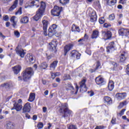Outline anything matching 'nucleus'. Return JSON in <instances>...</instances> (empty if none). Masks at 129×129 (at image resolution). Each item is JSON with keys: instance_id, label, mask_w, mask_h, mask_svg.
<instances>
[{"instance_id": "4468645a", "label": "nucleus", "mask_w": 129, "mask_h": 129, "mask_svg": "<svg viewBox=\"0 0 129 129\" xmlns=\"http://www.w3.org/2000/svg\"><path fill=\"white\" fill-rule=\"evenodd\" d=\"M95 82L98 85H103V83H104V80L99 76L96 78Z\"/></svg>"}, {"instance_id": "473e14b6", "label": "nucleus", "mask_w": 129, "mask_h": 129, "mask_svg": "<svg viewBox=\"0 0 129 129\" xmlns=\"http://www.w3.org/2000/svg\"><path fill=\"white\" fill-rule=\"evenodd\" d=\"M34 100H35V93H31L30 94V96H29L28 101H29L30 102H33V101Z\"/></svg>"}, {"instance_id": "3c124183", "label": "nucleus", "mask_w": 129, "mask_h": 129, "mask_svg": "<svg viewBox=\"0 0 129 129\" xmlns=\"http://www.w3.org/2000/svg\"><path fill=\"white\" fill-rule=\"evenodd\" d=\"M43 123H42V122H39L37 124V127H38V128H42V127H43Z\"/></svg>"}, {"instance_id": "412c9836", "label": "nucleus", "mask_w": 129, "mask_h": 129, "mask_svg": "<svg viewBox=\"0 0 129 129\" xmlns=\"http://www.w3.org/2000/svg\"><path fill=\"white\" fill-rule=\"evenodd\" d=\"M108 88L109 90V91H112V90H113V88H114V83H113V81H110L108 84Z\"/></svg>"}, {"instance_id": "c9c22d12", "label": "nucleus", "mask_w": 129, "mask_h": 129, "mask_svg": "<svg viewBox=\"0 0 129 129\" xmlns=\"http://www.w3.org/2000/svg\"><path fill=\"white\" fill-rule=\"evenodd\" d=\"M40 67H41V69H46V68H47V67H48V64L46 62H43L41 64Z\"/></svg>"}, {"instance_id": "774afa93", "label": "nucleus", "mask_w": 129, "mask_h": 129, "mask_svg": "<svg viewBox=\"0 0 129 129\" xmlns=\"http://www.w3.org/2000/svg\"><path fill=\"white\" fill-rule=\"evenodd\" d=\"M37 117L36 115H34L33 116V120H37Z\"/></svg>"}, {"instance_id": "4be33fe9", "label": "nucleus", "mask_w": 129, "mask_h": 129, "mask_svg": "<svg viewBox=\"0 0 129 129\" xmlns=\"http://www.w3.org/2000/svg\"><path fill=\"white\" fill-rule=\"evenodd\" d=\"M18 4H19V0H15L13 5L9 9V11H14L16 8L18 6Z\"/></svg>"}, {"instance_id": "dca6fc26", "label": "nucleus", "mask_w": 129, "mask_h": 129, "mask_svg": "<svg viewBox=\"0 0 129 129\" xmlns=\"http://www.w3.org/2000/svg\"><path fill=\"white\" fill-rule=\"evenodd\" d=\"M12 69L13 70L14 74H16V75H18V74L20 73V72L22 70V67H21V66L18 65L13 67Z\"/></svg>"}, {"instance_id": "864d4df0", "label": "nucleus", "mask_w": 129, "mask_h": 129, "mask_svg": "<svg viewBox=\"0 0 129 129\" xmlns=\"http://www.w3.org/2000/svg\"><path fill=\"white\" fill-rule=\"evenodd\" d=\"M16 15H22V10L21 8L15 13Z\"/></svg>"}, {"instance_id": "7c9ffc66", "label": "nucleus", "mask_w": 129, "mask_h": 129, "mask_svg": "<svg viewBox=\"0 0 129 129\" xmlns=\"http://www.w3.org/2000/svg\"><path fill=\"white\" fill-rule=\"evenodd\" d=\"M43 29L46 30L48 28V25H49V22L46 20H43L42 21Z\"/></svg>"}, {"instance_id": "b1692460", "label": "nucleus", "mask_w": 129, "mask_h": 129, "mask_svg": "<svg viewBox=\"0 0 129 129\" xmlns=\"http://www.w3.org/2000/svg\"><path fill=\"white\" fill-rule=\"evenodd\" d=\"M126 53L125 52H123L120 55V62H124L125 59H126Z\"/></svg>"}, {"instance_id": "4c0bfd02", "label": "nucleus", "mask_w": 129, "mask_h": 129, "mask_svg": "<svg viewBox=\"0 0 129 129\" xmlns=\"http://www.w3.org/2000/svg\"><path fill=\"white\" fill-rule=\"evenodd\" d=\"M68 129H77V127H76V125L73 124H71V125L68 124Z\"/></svg>"}, {"instance_id": "c85d7f7f", "label": "nucleus", "mask_w": 129, "mask_h": 129, "mask_svg": "<svg viewBox=\"0 0 129 129\" xmlns=\"http://www.w3.org/2000/svg\"><path fill=\"white\" fill-rule=\"evenodd\" d=\"M11 23H12V25L14 28H16V26H17V21H16V16H13L11 17V19L10 20Z\"/></svg>"}, {"instance_id": "c756f323", "label": "nucleus", "mask_w": 129, "mask_h": 129, "mask_svg": "<svg viewBox=\"0 0 129 129\" xmlns=\"http://www.w3.org/2000/svg\"><path fill=\"white\" fill-rule=\"evenodd\" d=\"M27 60L30 62V63H33L34 62V57H33V55L32 54L29 53L27 55Z\"/></svg>"}, {"instance_id": "423d86ee", "label": "nucleus", "mask_w": 129, "mask_h": 129, "mask_svg": "<svg viewBox=\"0 0 129 129\" xmlns=\"http://www.w3.org/2000/svg\"><path fill=\"white\" fill-rule=\"evenodd\" d=\"M57 29V25L53 24L48 29V37H53L56 33V29Z\"/></svg>"}, {"instance_id": "13d9d810", "label": "nucleus", "mask_w": 129, "mask_h": 129, "mask_svg": "<svg viewBox=\"0 0 129 129\" xmlns=\"http://www.w3.org/2000/svg\"><path fill=\"white\" fill-rule=\"evenodd\" d=\"M8 85V88H11V87H13V83L12 82L7 83Z\"/></svg>"}, {"instance_id": "5701e85b", "label": "nucleus", "mask_w": 129, "mask_h": 129, "mask_svg": "<svg viewBox=\"0 0 129 129\" xmlns=\"http://www.w3.org/2000/svg\"><path fill=\"white\" fill-rule=\"evenodd\" d=\"M64 111V117H68L70 115H71L72 114L73 112L72 111L70 110L69 109H67L65 110Z\"/></svg>"}, {"instance_id": "f8f14e48", "label": "nucleus", "mask_w": 129, "mask_h": 129, "mask_svg": "<svg viewBox=\"0 0 129 129\" xmlns=\"http://www.w3.org/2000/svg\"><path fill=\"white\" fill-rule=\"evenodd\" d=\"M16 51L17 54H18L19 56H20L21 58H24V57H25V52H24V49L22 48H20L19 46H18L16 48Z\"/></svg>"}, {"instance_id": "f257e3e1", "label": "nucleus", "mask_w": 129, "mask_h": 129, "mask_svg": "<svg viewBox=\"0 0 129 129\" xmlns=\"http://www.w3.org/2000/svg\"><path fill=\"white\" fill-rule=\"evenodd\" d=\"M31 5H29L28 6L25 5V9H28V8H31V7H33V6H35L36 8H39L40 7V8L38 10V11L36 12V14L34 16V20L35 21H38L41 18H42V16L43 15H44V13H45V9H46V4L43 2H41L40 3V2L39 0H34L32 2L30 3Z\"/></svg>"}, {"instance_id": "603ef678", "label": "nucleus", "mask_w": 129, "mask_h": 129, "mask_svg": "<svg viewBox=\"0 0 129 129\" xmlns=\"http://www.w3.org/2000/svg\"><path fill=\"white\" fill-rule=\"evenodd\" d=\"M122 118L124 120H126V121H127L128 122H129V119L126 117V116L125 115L122 116Z\"/></svg>"}, {"instance_id": "20e7f679", "label": "nucleus", "mask_w": 129, "mask_h": 129, "mask_svg": "<svg viewBox=\"0 0 129 129\" xmlns=\"http://www.w3.org/2000/svg\"><path fill=\"white\" fill-rule=\"evenodd\" d=\"M63 11L62 7H59L58 6H54V8L51 10V15L54 17H59L61 12Z\"/></svg>"}, {"instance_id": "f3484780", "label": "nucleus", "mask_w": 129, "mask_h": 129, "mask_svg": "<svg viewBox=\"0 0 129 129\" xmlns=\"http://www.w3.org/2000/svg\"><path fill=\"white\" fill-rule=\"evenodd\" d=\"M102 36L104 37L105 40H108V39L111 38V32L110 31L104 32L102 33Z\"/></svg>"}, {"instance_id": "cd10ccee", "label": "nucleus", "mask_w": 129, "mask_h": 129, "mask_svg": "<svg viewBox=\"0 0 129 129\" xmlns=\"http://www.w3.org/2000/svg\"><path fill=\"white\" fill-rule=\"evenodd\" d=\"M98 36H99V32H98V31L94 30L93 31L91 38L92 39H96Z\"/></svg>"}, {"instance_id": "9d476101", "label": "nucleus", "mask_w": 129, "mask_h": 129, "mask_svg": "<svg viewBox=\"0 0 129 129\" xmlns=\"http://www.w3.org/2000/svg\"><path fill=\"white\" fill-rule=\"evenodd\" d=\"M120 36H125V37H128L129 36V29L121 28L118 31Z\"/></svg>"}, {"instance_id": "0e129e2a", "label": "nucleus", "mask_w": 129, "mask_h": 129, "mask_svg": "<svg viewBox=\"0 0 129 129\" xmlns=\"http://www.w3.org/2000/svg\"><path fill=\"white\" fill-rule=\"evenodd\" d=\"M0 37L3 38V39H6V36L3 35V33L0 32Z\"/></svg>"}, {"instance_id": "79ce46f5", "label": "nucleus", "mask_w": 129, "mask_h": 129, "mask_svg": "<svg viewBox=\"0 0 129 129\" xmlns=\"http://www.w3.org/2000/svg\"><path fill=\"white\" fill-rule=\"evenodd\" d=\"M124 105H126V102L124 101L122 103H120L118 106L119 108H122L124 106Z\"/></svg>"}, {"instance_id": "2eb2a0df", "label": "nucleus", "mask_w": 129, "mask_h": 129, "mask_svg": "<svg viewBox=\"0 0 129 129\" xmlns=\"http://www.w3.org/2000/svg\"><path fill=\"white\" fill-rule=\"evenodd\" d=\"M126 97V93H118L116 94V98L118 100H121L122 99H124Z\"/></svg>"}, {"instance_id": "bb28decb", "label": "nucleus", "mask_w": 129, "mask_h": 129, "mask_svg": "<svg viewBox=\"0 0 129 129\" xmlns=\"http://www.w3.org/2000/svg\"><path fill=\"white\" fill-rule=\"evenodd\" d=\"M106 3L107 5L111 7L116 4V0H106Z\"/></svg>"}, {"instance_id": "a878e982", "label": "nucleus", "mask_w": 129, "mask_h": 129, "mask_svg": "<svg viewBox=\"0 0 129 129\" xmlns=\"http://www.w3.org/2000/svg\"><path fill=\"white\" fill-rule=\"evenodd\" d=\"M104 100L105 102H106V103H107V104H111V103H112V99H111L110 97L108 96L104 97Z\"/></svg>"}, {"instance_id": "a19ab883", "label": "nucleus", "mask_w": 129, "mask_h": 129, "mask_svg": "<svg viewBox=\"0 0 129 129\" xmlns=\"http://www.w3.org/2000/svg\"><path fill=\"white\" fill-rule=\"evenodd\" d=\"M115 19V17L114 16V14H112L109 16V20L110 21H113Z\"/></svg>"}, {"instance_id": "338daca9", "label": "nucleus", "mask_w": 129, "mask_h": 129, "mask_svg": "<svg viewBox=\"0 0 129 129\" xmlns=\"http://www.w3.org/2000/svg\"><path fill=\"white\" fill-rule=\"evenodd\" d=\"M110 25H108L107 23H105L104 24V28H108Z\"/></svg>"}, {"instance_id": "a211bd4d", "label": "nucleus", "mask_w": 129, "mask_h": 129, "mask_svg": "<svg viewBox=\"0 0 129 129\" xmlns=\"http://www.w3.org/2000/svg\"><path fill=\"white\" fill-rule=\"evenodd\" d=\"M72 47H73V44H68L64 46V56H66V55H67L68 51H70L71 49H72Z\"/></svg>"}, {"instance_id": "0eeeda50", "label": "nucleus", "mask_w": 129, "mask_h": 129, "mask_svg": "<svg viewBox=\"0 0 129 129\" xmlns=\"http://www.w3.org/2000/svg\"><path fill=\"white\" fill-rule=\"evenodd\" d=\"M86 82V80L83 79L80 82V91L81 92H86L87 91V88L86 87V84H85Z\"/></svg>"}, {"instance_id": "ddd939ff", "label": "nucleus", "mask_w": 129, "mask_h": 129, "mask_svg": "<svg viewBox=\"0 0 129 129\" xmlns=\"http://www.w3.org/2000/svg\"><path fill=\"white\" fill-rule=\"evenodd\" d=\"M22 108H23V106L22 104L15 103L14 104V107L11 109V110H14V109H16V111H21L22 110Z\"/></svg>"}, {"instance_id": "49530a36", "label": "nucleus", "mask_w": 129, "mask_h": 129, "mask_svg": "<svg viewBox=\"0 0 129 129\" xmlns=\"http://www.w3.org/2000/svg\"><path fill=\"white\" fill-rule=\"evenodd\" d=\"M94 4L95 5V6L98 7L99 8H100V3L99 2V1H98V0L94 2Z\"/></svg>"}, {"instance_id": "393cba45", "label": "nucleus", "mask_w": 129, "mask_h": 129, "mask_svg": "<svg viewBox=\"0 0 129 129\" xmlns=\"http://www.w3.org/2000/svg\"><path fill=\"white\" fill-rule=\"evenodd\" d=\"M20 22L22 24H28L29 23V17L27 16L22 17L20 20Z\"/></svg>"}, {"instance_id": "09e8293b", "label": "nucleus", "mask_w": 129, "mask_h": 129, "mask_svg": "<svg viewBox=\"0 0 129 129\" xmlns=\"http://www.w3.org/2000/svg\"><path fill=\"white\" fill-rule=\"evenodd\" d=\"M9 16L8 15H5L4 16H3V20L4 21H5V22H8V21H9Z\"/></svg>"}, {"instance_id": "69168bd1", "label": "nucleus", "mask_w": 129, "mask_h": 129, "mask_svg": "<svg viewBox=\"0 0 129 129\" xmlns=\"http://www.w3.org/2000/svg\"><path fill=\"white\" fill-rule=\"evenodd\" d=\"M96 71V70L95 69H94L90 70L89 72H90V73H93V72H95Z\"/></svg>"}, {"instance_id": "6e6552de", "label": "nucleus", "mask_w": 129, "mask_h": 129, "mask_svg": "<svg viewBox=\"0 0 129 129\" xmlns=\"http://www.w3.org/2000/svg\"><path fill=\"white\" fill-rule=\"evenodd\" d=\"M70 56L71 58H75V57H76L77 60H79L81 54L78 51L74 50L70 53Z\"/></svg>"}, {"instance_id": "e2e57ef3", "label": "nucleus", "mask_w": 129, "mask_h": 129, "mask_svg": "<svg viewBox=\"0 0 129 129\" xmlns=\"http://www.w3.org/2000/svg\"><path fill=\"white\" fill-rule=\"evenodd\" d=\"M103 128V126H97L96 127L95 129H102Z\"/></svg>"}, {"instance_id": "a18cd8bd", "label": "nucleus", "mask_w": 129, "mask_h": 129, "mask_svg": "<svg viewBox=\"0 0 129 129\" xmlns=\"http://www.w3.org/2000/svg\"><path fill=\"white\" fill-rule=\"evenodd\" d=\"M1 87L2 88H9V86L8 85V83H4L1 85Z\"/></svg>"}, {"instance_id": "7ed1b4c3", "label": "nucleus", "mask_w": 129, "mask_h": 129, "mask_svg": "<svg viewBox=\"0 0 129 129\" xmlns=\"http://www.w3.org/2000/svg\"><path fill=\"white\" fill-rule=\"evenodd\" d=\"M87 14L90 17V22L94 23L96 22L97 20V16L96 15V12L92 8H89L87 11Z\"/></svg>"}, {"instance_id": "de8ad7c7", "label": "nucleus", "mask_w": 129, "mask_h": 129, "mask_svg": "<svg viewBox=\"0 0 129 129\" xmlns=\"http://www.w3.org/2000/svg\"><path fill=\"white\" fill-rule=\"evenodd\" d=\"M14 34L17 38H20V32L19 31H14Z\"/></svg>"}, {"instance_id": "ea45409f", "label": "nucleus", "mask_w": 129, "mask_h": 129, "mask_svg": "<svg viewBox=\"0 0 129 129\" xmlns=\"http://www.w3.org/2000/svg\"><path fill=\"white\" fill-rule=\"evenodd\" d=\"M111 123L112 124H116V118L113 117L111 120Z\"/></svg>"}, {"instance_id": "f03ea898", "label": "nucleus", "mask_w": 129, "mask_h": 129, "mask_svg": "<svg viewBox=\"0 0 129 129\" xmlns=\"http://www.w3.org/2000/svg\"><path fill=\"white\" fill-rule=\"evenodd\" d=\"M34 75V71L32 68H27L23 72V79L24 81H28Z\"/></svg>"}, {"instance_id": "1a4fd4ad", "label": "nucleus", "mask_w": 129, "mask_h": 129, "mask_svg": "<svg viewBox=\"0 0 129 129\" xmlns=\"http://www.w3.org/2000/svg\"><path fill=\"white\" fill-rule=\"evenodd\" d=\"M115 44L114 42L112 41L109 43L108 46H107V53H111L112 51H114L115 49Z\"/></svg>"}, {"instance_id": "2f4dec72", "label": "nucleus", "mask_w": 129, "mask_h": 129, "mask_svg": "<svg viewBox=\"0 0 129 129\" xmlns=\"http://www.w3.org/2000/svg\"><path fill=\"white\" fill-rule=\"evenodd\" d=\"M15 125L11 122H8L7 123V129H14Z\"/></svg>"}, {"instance_id": "8fccbe9b", "label": "nucleus", "mask_w": 129, "mask_h": 129, "mask_svg": "<svg viewBox=\"0 0 129 129\" xmlns=\"http://www.w3.org/2000/svg\"><path fill=\"white\" fill-rule=\"evenodd\" d=\"M86 53H87L88 55H91V50H90V48H87L86 50Z\"/></svg>"}, {"instance_id": "72a5a7b5", "label": "nucleus", "mask_w": 129, "mask_h": 129, "mask_svg": "<svg viewBox=\"0 0 129 129\" xmlns=\"http://www.w3.org/2000/svg\"><path fill=\"white\" fill-rule=\"evenodd\" d=\"M68 104L63 103L61 104V109H63L64 111L66 109H68Z\"/></svg>"}, {"instance_id": "e433bc0d", "label": "nucleus", "mask_w": 129, "mask_h": 129, "mask_svg": "<svg viewBox=\"0 0 129 129\" xmlns=\"http://www.w3.org/2000/svg\"><path fill=\"white\" fill-rule=\"evenodd\" d=\"M100 68H101V64H100V62L97 61L96 62V68H95V69H96V70H97V69H100Z\"/></svg>"}, {"instance_id": "c03bdc74", "label": "nucleus", "mask_w": 129, "mask_h": 129, "mask_svg": "<svg viewBox=\"0 0 129 129\" xmlns=\"http://www.w3.org/2000/svg\"><path fill=\"white\" fill-rule=\"evenodd\" d=\"M124 111H125V109H122L120 112L119 113H117V115H120V116H121V115H123L124 114Z\"/></svg>"}, {"instance_id": "6ab92c4d", "label": "nucleus", "mask_w": 129, "mask_h": 129, "mask_svg": "<svg viewBox=\"0 0 129 129\" xmlns=\"http://www.w3.org/2000/svg\"><path fill=\"white\" fill-rule=\"evenodd\" d=\"M72 31L74 32H78V33H80V28L79 26L75 25V24H73L72 27Z\"/></svg>"}, {"instance_id": "aec40b11", "label": "nucleus", "mask_w": 129, "mask_h": 129, "mask_svg": "<svg viewBox=\"0 0 129 129\" xmlns=\"http://www.w3.org/2000/svg\"><path fill=\"white\" fill-rule=\"evenodd\" d=\"M58 64V61L55 60L52 63H51L50 65V70H55V68L57 67V64Z\"/></svg>"}, {"instance_id": "58836bf2", "label": "nucleus", "mask_w": 129, "mask_h": 129, "mask_svg": "<svg viewBox=\"0 0 129 129\" xmlns=\"http://www.w3.org/2000/svg\"><path fill=\"white\" fill-rule=\"evenodd\" d=\"M85 40H88V35L85 34L84 37V39H80L78 40V42H81V41H85Z\"/></svg>"}, {"instance_id": "052dcab7", "label": "nucleus", "mask_w": 129, "mask_h": 129, "mask_svg": "<svg viewBox=\"0 0 129 129\" xmlns=\"http://www.w3.org/2000/svg\"><path fill=\"white\" fill-rule=\"evenodd\" d=\"M69 77H70L69 75H64V80H67L68 79H69Z\"/></svg>"}, {"instance_id": "37998d69", "label": "nucleus", "mask_w": 129, "mask_h": 129, "mask_svg": "<svg viewBox=\"0 0 129 129\" xmlns=\"http://www.w3.org/2000/svg\"><path fill=\"white\" fill-rule=\"evenodd\" d=\"M99 22L101 24H104V23L105 22V19H104V17H101L99 19Z\"/></svg>"}, {"instance_id": "4d7b16f0", "label": "nucleus", "mask_w": 129, "mask_h": 129, "mask_svg": "<svg viewBox=\"0 0 129 129\" xmlns=\"http://www.w3.org/2000/svg\"><path fill=\"white\" fill-rule=\"evenodd\" d=\"M51 78H52V79H55V78L56 77L55 75V73H51Z\"/></svg>"}, {"instance_id": "680f3d73", "label": "nucleus", "mask_w": 129, "mask_h": 129, "mask_svg": "<svg viewBox=\"0 0 129 129\" xmlns=\"http://www.w3.org/2000/svg\"><path fill=\"white\" fill-rule=\"evenodd\" d=\"M43 34L44 36H48V34H47V29H43Z\"/></svg>"}, {"instance_id": "f704fd0d", "label": "nucleus", "mask_w": 129, "mask_h": 129, "mask_svg": "<svg viewBox=\"0 0 129 129\" xmlns=\"http://www.w3.org/2000/svg\"><path fill=\"white\" fill-rule=\"evenodd\" d=\"M70 0H60V4H61L62 5H67V4H69Z\"/></svg>"}, {"instance_id": "bf43d9fd", "label": "nucleus", "mask_w": 129, "mask_h": 129, "mask_svg": "<svg viewBox=\"0 0 129 129\" xmlns=\"http://www.w3.org/2000/svg\"><path fill=\"white\" fill-rule=\"evenodd\" d=\"M126 73L128 75H129V64L127 66V68L126 69Z\"/></svg>"}, {"instance_id": "39448f33", "label": "nucleus", "mask_w": 129, "mask_h": 129, "mask_svg": "<svg viewBox=\"0 0 129 129\" xmlns=\"http://www.w3.org/2000/svg\"><path fill=\"white\" fill-rule=\"evenodd\" d=\"M57 44H58V43L57 42V40H56V39H53L50 43H49L48 48L51 52H54V53L57 52V49H56Z\"/></svg>"}, {"instance_id": "9b49d317", "label": "nucleus", "mask_w": 129, "mask_h": 129, "mask_svg": "<svg viewBox=\"0 0 129 129\" xmlns=\"http://www.w3.org/2000/svg\"><path fill=\"white\" fill-rule=\"evenodd\" d=\"M31 104L29 102L26 103L23 106V113L30 112L31 111Z\"/></svg>"}, {"instance_id": "5fc2aeb1", "label": "nucleus", "mask_w": 129, "mask_h": 129, "mask_svg": "<svg viewBox=\"0 0 129 129\" xmlns=\"http://www.w3.org/2000/svg\"><path fill=\"white\" fill-rule=\"evenodd\" d=\"M76 85V92L75 93V94H77V92H78V89H79V87H78V85H77V84H75Z\"/></svg>"}, {"instance_id": "6e6d98bb", "label": "nucleus", "mask_w": 129, "mask_h": 129, "mask_svg": "<svg viewBox=\"0 0 129 129\" xmlns=\"http://www.w3.org/2000/svg\"><path fill=\"white\" fill-rule=\"evenodd\" d=\"M68 86L70 88L71 90H74V87H73V86H72V85L69 84Z\"/></svg>"}]
</instances>
